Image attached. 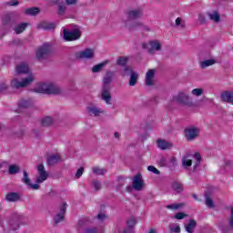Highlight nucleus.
I'll return each mask as SVG.
<instances>
[{
    "instance_id": "nucleus-1",
    "label": "nucleus",
    "mask_w": 233,
    "mask_h": 233,
    "mask_svg": "<svg viewBox=\"0 0 233 233\" xmlns=\"http://www.w3.org/2000/svg\"><path fill=\"white\" fill-rule=\"evenodd\" d=\"M38 176L35 177V183L36 184H31L30 177H28V172L26 170H24V177L22 178L23 183L25 185H27L29 188H32L33 190H39L41 188V183H45L48 179V172H46V169H45V165L40 164L36 167Z\"/></svg>"
},
{
    "instance_id": "nucleus-2",
    "label": "nucleus",
    "mask_w": 233,
    "mask_h": 233,
    "mask_svg": "<svg viewBox=\"0 0 233 233\" xmlns=\"http://www.w3.org/2000/svg\"><path fill=\"white\" fill-rule=\"evenodd\" d=\"M112 79H114V72L107 71L104 76L101 93V99H103L106 105H111L110 101H112V95L110 94V83H112Z\"/></svg>"
},
{
    "instance_id": "nucleus-3",
    "label": "nucleus",
    "mask_w": 233,
    "mask_h": 233,
    "mask_svg": "<svg viewBox=\"0 0 233 233\" xmlns=\"http://www.w3.org/2000/svg\"><path fill=\"white\" fill-rule=\"evenodd\" d=\"M37 94H47L59 96L63 94V89L54 83H40L34 89Z\"/></svg>"
},
{
    "instance_id": "nucleus-4",
    "label": "nucleus",
    "mask_w": 233,
    "mask_h": 233,
    "mask_svg": "<svg viewBox=\"0 0 233 233\" xmlns=\"http://www.w3.org/2000/svg\"><path fill=\"white\" fill-rule=\"evenodd\" d=\"M52 54V46L48 43H45L40 46L35 53L36 59L38 61H46Z\"/></svg>"
},
{
    "instance_id": "nucleus-5",
    "label": "nucleus",
    "mask_w": 233,
    "mask_h": 233,
    "mask_svg": "<svg viewBox=\"0 0 233 233\" xmlns=\"http://www.w3.org/2000/svg\"><path fill=\"white\" fill-rule=\"evenodd\" d=\"M172 101L177 103V105H182L184 106H194V102H192V98L190 96L185 92H179L176 96H173Z\"/></svg>"
},
{
    "instance_id": "nucleus-6",
    "label": "nucleus",
    "mask_w": 233,
    "mask_h": 233,
    "mask_svg": "<svg viewBox=\"0 0 233 233\" xmlns=\"http://www.w3.org/2000/svg\"><path fill=\"white\" fill-rule=\"evenodd\" d=\"M34 82V76H29L26 78H24L22 81H19L17 78H15L11 81L12 88H15V90H19V88H25V86H28L32 85Z\"/></svg>"
},
{
    "instance_id": "nucleus-7",
    "label": "nucleus",
    "mask_w": 233,
    "mask_h": 233,
    "mask_svg": "<svg viewBox=\"0 0 233 233\" xmlns=\"http://www.w3.org/2000/svg\"><path fill=\"white\" fill-rule=\"evenodd\" d=\"M142 48H144V50H147L148 54L154 55L156 52H159V50H161V43L157 40H151L148 44L142 43Z\"/></svg>"
},
{
    "instance_id": "nucleus-8",
    "label": "nucleus",
    "mask_w": 233,
    "mask_h": 233,
    "mask_svg": "<svg viewBox=\"0 0 233 233\" xmlns=\"http://www.w3.org/2000/svg\"><path fill=\"white\" fill-rule=\"evenodd\" d=\"M64 39L65 41H77V39H81V31H79V29H74L70 31L65 28Z\"/></svg>"
},
{
    "instance_id": "nucleus-9",
    "label": "nucleus",
    "mask_w": 233,
    "mask_h": 233,
    "mask_svg": "<svg viewBox=\"0 0 233 233\" xmlns=\"http://www.w3.org/2000/svg\"><path fill=\"white\" fill-rule=\"evenodd\" d=\"M21 225H25L23 215H14L9 220V227L12 230H17Z\"/></svg>"
},
{
    "instance_id": "nucleus-10",
    "label": "nucleus",
    "mask_w": 233,
    "mask_h": 233,
    "mask_svg": "<svg viewBox=\"0 0 233 233\" xmlns=\"http://www.w3.org/2000/svg\"><path fill=\"white\" fill-rule=\"evenodd\" d=\"M75 57L76 59H94L96 52L92 48H86L81 52H76Z\"/></svg>"
},
{
    "instance_id": "nucleus-11",
    "label": "nucleus",
    "mask_w": 233,
    "mask_h": 233,
    "mask_svg": "<svg viewBox=\"0 0 233 233\" xmlns=\"http://www.w3.org/2000/svg\"><path fill=\"white\" fill-rule=\"evenodd\" d=\"M132 180L134 190L141 192V190H143V187H145V181L143 180V176L141 175V173H137L135 177H133Z\"/></svg>"
},
{
    "instance_id": "nucleus-12",
    "label": "nucleus",
    "mask_w": 233,
    "mask_h": 233,
    "mask_svg": "<svg viewBox=\"0 0 233 233\" xmlns=\"http://www.w3.org/2000/svg\"><path fill=\"white\" fill-rule=\"evenodd\" d=\"M198 136H199V128L190 127L185 129V137L187 139V141H194Z\"/></svg>"
},
{
    "instance_id": "nucleus-13",
    "label": "nucleus",
    "mask_w": 233,
    "mask_h": 233,
    "mask_svg": "<svg viewBox=\"0 0 233 233\" xmlns=\"http://www.w3.org/2000/svg\"><path fill=\"white\" fill-rule=\"evenodd\" d=\"M68 205L66 202H64L60 208H59V212L54 217V221L55 224L57 225L61 223V221H65V215L66 214V208Z\"/></svg>"
},
{
    "instance_id": "nucleus-14",
    "label": "nucleus",
    "mask_w": 233,
    "mask_h": 233,
    "mask_svg": "<svg viewBox=\"0 0 233 233\" xmlns=\"http://www.w3.org/2000/svg\"><path fill=\"white\" fill-rule=\"evenodd\" d=\"M15 73L17 76L30 74V67L26 62H22L15 66Z\"/></svg>"
},
{
    "instance_id": "nucleus-15",
    "label": "nucleus",
    "mask_w": 233,
    "mask_h": 233,
    "mask_svg": "<svg viewBox=\"0 0 233 233\" xmlns=\"http://www.w3.org/2000/svg\"><path fill=\"white\" fill-rule=\"evenodd\" d=\"M126 26H127L129 32H134V30H137V28H143L144 30H146V32H150V29L148 28V26L145 25V24L139 21L133 22L129 25L126 22Z\"/></svg>"
},
{
    "instance_id": "nucleus-16",
    "label": "nucleus",
    "mask_w": 233,
    "mask_h": 233,
    "mask_svg": "<svg viewBox=\"0 0 233 233\" xmlns=\"http://www.w3.org/2000/svg\"><path fill=\"white\" fill-rule=\"evenodd\" d=\"M154 77H156V69H149L146 73L145 83L147 86H154Z\"/></svg>"
},
{
    "instance_id": "nucleus-17",
    "label": "nucleus",
    "mask_w": 233,
    "mask_h": 233,
    "mask_svg": "<svg viewBox=\"0 0 233 233\" xmlns=\"http://www.w3.org/2000/svg\"><path fill=\"white\" fill-rule=\"evenodd\" d=\"M143 17V9L137 8L127 12V19L136 20Z\"/></svg>"
},
{
    "instance_id": "nucleus-18",
    "label": "nucleus",
    "mask_w": 233,
    "mask_h": 233,
    "mask_svg": "<svg viewBox=\"0 0 233 233\" xmlns=\"http://www.w3.org/2000/svg\"><path fill=\"white\" fill-rule=\"evenodd\" d=\"M47 167H54V165H57V163H61V156L58 154L50 155L47 159Z\"/></svg>"
},
{
    "instance_id": "nucleus-19",
    "label": "nucleus",
    "mask_w": 233,
    "mask_h": 233,
    "mask_svg": "<svg viewBox=\"0 0 233 233\" xmlns=\"http://www.w3.org/2000/svg\"><path fill=\"white\" fill-rule=\"evenodd\" d=\"M196 227H198V222L195 219H189L188 223L185 226V230L187 233H194Z\"/></svg>"
},
{
    "instance_id": "nucleus-20",
    "label": "nucleus",
    "mask_w": 233,
    "mask_h": 233,
    "mask_svg": "<svg viewBox=\"0 0 233 233\" xmlns=\"http://www.w3.org/2000/svg\"><path fill=\"white\" fill-rule=\"evenodd\" d=\"M87 114L89 116H97L99 114H103V110L96 106H87Z\"/></svg>"
},
{
    "instance_id": "nucleus-21",
    "label": "nucleus",
    "mask_w": 233,
    "mask_h": 233,
    "mask_svg": "<svg viewBox=\"0 0 233 233\" xmlns=\"http://www.w3.org/2000/svg\"><path fill=\"white\" fill-rule=\"evenodd\" d=\"M5 199L11 203H15V201H19V199H21V196L17 192H10L6 195Z\"/></svg>"
},
{
    "instance_id": "nucleus-22",
    "label": "nucleus",
    "mask_w": 233,
    "mask_h": 233,
    "mask_svg": "<svg viewBox=\"0 0 233 233\" xmlns=\"http://www.w3.org/2000/svg\"><path fill=\"white\" fill-rule=\"evenodd\" d=\"M157 144L158 148H160L161 150H167L168 148H172V143H170L167 140L158 139L157 141Z\"/></svg>"
},
{
    "instance_id": "nucleus-23",
    "label": "nucleus",
    "mask_w": 233,
    "mask_h": 233,
    "mask_svg": "<svg viewBox=\"0 0 233 233\" xmlns=\"http://www.w3.org/2000/svg\"><path fill=\"white\" fill-rule=\"evenodd\" d=\"M29 25L30 24L28 23L18 24L16 26L14 27V32L17 35L23 34V32L25 31L26 28H28Z\"/></svg>"
},
{
    "instance_id": "nucleus-24",
    "label": "nucleus",
    "mask_w": 233,
    "mask_h": 233,
    "mask_svg": "<svg viewBox=\"0 0 233 233\" xmlns=\"http://www.w3.org/2000/svg\"><path fill=\"white\" fill-rule=\"evenodd\" d=\"M222 101L233 104V91H225L221 94Z\"/></svg>"
},
{
    "instance_id": "nucleus-25",
    "label": "nucleus",
    "mask_w": 233,
    "mask_h": 233,
    "mask_svg": "<svg viewBox=\"0 0 233 233\" xmlns=\"http://www.w3.org/2000/svg\"><path fill=\"white\" fill-rule=\"evenodd\" d=\"M182 166L186 169L190 168V167H192V159H190V155L187 154L182 157Z\"/></svg>"
},
{
    "instance_id": "nucleus-26",
    "label": "nucleus",
    "mask_w": 233,
    "mask_h": 233,
    "mask_svg": "<svg viewBox=\"0 0 233 233\" xmlns=\"http://www.w3.org/2000/svg\"><path fill=\"white\" fill-rule=\"evenodd\" d=\"M38 28H43V30H54L56 25L50 22H41L38 24Z\"/></svg>"
},
{
    "instance_id": "nucleus-27",
    "label": "nucleus",
    "mask_w": 233,
    "mask_h": 233,
    "mask_svg": "<svg viewBox=\"0 0 233 233\" xmlns=\"http://www.w3.org/2000/svg\"><path fill=\"white\" fill-rule=\"evenodd\" d=\"M41 12V9L39 7H30L25 10V15H31L35 16Z\"/></svg>"
},
{
    "instance_id": "nucleus-28",
    "label": "nucleus",
    "mask_w": 233,
    "mask_h": 233,
    "mask_svg": "<svg viewBox=\"0 0 233 233\" xmlns=\"http://www.w3.org/2000/svg\"><path fill=\"white\" fill-rule=\"evenodd\" d=\"M107 64H108V61H105V62H102L100 64L94 66L91 69L93 74H97V73L101 72V70H103V68H105V66Z\"/></svg>"
},
{
    "instance_id": "nucleus-29",
    "label": "nucleus",
    "mask_w": 233,
    "mask_h": 233,
    "mask_svg": "<svg viewBox=\"0 0 233 233\" xmlns=\"http://www.w3.org/2000/svg\"><path fill=\"white\" fill-rule=\"evenodd\" d=\"M208 15L211 21L215 23H219L221 21V16L218 11H213V13H208Z\"/></svg>"
},
{
    "instance_id": "nucleus-30",
    "label": "nucleus",
    "mask_w": 233,
    "mask_h": 233,
    "mask_svg": "<svg viewBox=\"0 0 233 233\" xmlns=\"http://www.w3.org/2000/svg\"><path fill=\"white\" fill-rule=\"evenodd\" d=\"M193 157L196 159V163H195V165L193 166V172H196V170H198V168L199 167V165H201V159H202V157H201V154H199V153H195L194 155H193Z\"/></svg>"
},
{
    "instance_id": "nucleus-31",
    "label": "nucleus",
    "mask_w": 233,
    "mask_h": 233,
    "mask_svg": "<svg viewBox=\"0 0 233 233\" xmlns=\"http://www.w3.org/2000/svg\"><path fill=\"white\" fill-rule=\"evenodd\" d=\"M204 196H205V199H206V206L208 208H214V200H212L210 198V192L209 191H206Z\"/></svg>"
},
{
    "instance_id": "nucleus-32",
    "label": "nucleus",
    "mask_w": 233,
    "mask_h": 233,
    "mask_svg": "<svg viewBox=\"0 0 233 233\" xmlns=\"http://www.w3.org/2000/svg\"><path fill=\"white\" fill-rule=\"evenodd\" d=\"M217 61L216 59H208L205 61L200 62V68L205 70V68H208V66H212V65H216Z\"/></svg>"
},
{
    "instance_id": "nucleus-33",
    "label": "nucleus",
    "mask_w": 233,
    "mask_h": 233,
    "mask_svg": "<svg viewBox=\"0 0 233 233\" xmlns=\"http://www.w3.org/2000/svg\"><path fill=\"white\" fill-rule=\"evenodd\" d=\"M117 66H127L128 65V57L127 56H118L116 59Z\"/></svg>"
},
{
    "instance_id": "nucleus-34",
    "label": "nucleus",
    "mask_w": 233,
    "mask_h": 233,
    "mask_svg": "<svg viewBox=\"0 0 233 233\" xmlns=\"http://www.w3.org/2000/svg\"><path fill=\"white\" fill-rule=\"evenodd\" d=\"M122 71L120 72L122 77H127V76H130L134 70H132V67L130 66H122Z\"/></svg>"
},
{
    "instance_id": "nucleus-35",
    "label": "nucleus",
    "mask_w": 233,
    "mask_h": 233,
    "mask_svg": "<svg viewBox=\"0 0 233 233\" xmlns=\"http://www.w3.org/2000/svg\"><path fill=\"white\" fill-rule=\"evenodd\" d=\"M172 188L175 192H177V194H181V192H183L184 190L183 185L181 184V182H177V181L173 182Z\"/></svg>"
},
{
    "instance_id": "nucleus-36",
    "label": "nucleus",
    "mask_w": 233,
    "mask_h": 233,
    "mask_svg": "<svg viewBox=\"0 0 233 233\" xmlns=\"http://www.w3.org/2000/svg\"><path fill=\"white\" fill-rule=\"evenodd\" d=\"M21 167L17 165L9 166L8 174L10 176H15V174H19Z\"/></svg>"
},
{
    "instance_id": "nucleus-37",
    "label": "nucleus",
    "mask_w": 233,
    "mask_h": 233,
    "mask_svg": "<svg viewBox=\"0 0 233 233\" xmlns=\"http://www.w3.org/2000/svg\"><path fill=\"white\" fill-rule=\"evenodd\" d=\"M137 85V73L131 72L130 77H129V86H136Z\"/></svg>"
},
{
    "instance_id": "nucleus-38",
    "label": "nucleus",
    "mask_w": 233,
    "mask_h": 233,
    "mask_svg": "<svg viewBox=\"0 0 233 233\" xmlns=\"http://www.w3.org/2000/svg\"><path fill=\"white\" fill-rule=\"evenodd\" d=\"M2 24L5 25H8L12 26L13 22H12V18L10 17V14H5L3 17H2Z\"/></svg>"
},
{
    "instance_id": "nucleus-39",
    "label": "nucleus",
    "mask_w": 233,
    "mask_h": 233,
    "mask_svg": "<svg viewBox=\"0 0 233 233\" xmlns=\"http://www.w3.org/2000/svg\"><path fill=\"white\" fill-rule=\"evenodd\" d=\"M33 103L32 100H21L18 104L19 108H30Z\"/></svg>"
},
{
    "instance_id": "nucleus-40",
    "label": "nucleus",
    "mask_w": 233,
    "mask_h": 233,
    "mask_svg": "<svg viewBox=\"0 0 233 233\" xmlns=\"http://www.w3.org/2000/svg\"><path fill=\"white\" fill-rule=\"evenodd\" d=\"M127 228H131L132 230H134V228H136V225H137V220L135 218H130L129 219H127Z\"/></svg>"
},
{
    "instance_id": "nucleus-41",
    "label": "nucleus",
    "mask_w": 233,
    "mask_h": 233,
    "mask_svg": "<svg viewBox=\"0 0 233 233\" xmlns=\"http://www.w3.org/2000/svg\"><path fill=\"white\" fill-rule=\"evenodd\" d=\"M92 170H93V174H96V176H105V174H106V168L95 167L92 168Z\"/></svg>"
},
{
    "instance_id": "nucleus-42",
    "label": "nucleus",
    "mask_w": 233,
    "mask_h": 233,
    "mask_svg": "<svg viewBox=\"0 0 233 233\" xmlns=\"http://www.w3.org/2000/svg\"><path fill=\"white\" fill-rule=\"evenodd\" d=\"M9 16L11 17V22L13 23H16L17 21H19V19L21 18V15H19V13L14 11L9 13Z\"/></svg>"
},
{
    "instance_id": "nucleus-43",
    "label": "nucleus",
    "mask_w": 233,
    "mask_h": 233,
    "mask_svg": "<svg viewBox=\"0 0 233 233\" xmlns=\"http://www.w3.org/2000/svg\"><path fill=\"white\" fill-rule=\"evenodd\" d=\"M54 123V120L50 116H46L42 119V126L43 127H50Z\"/></svg>"
},
{
    "instance_id": "nucleus-44",
    "label": "nucleus",
    "mask_w": 233,
    "mask_h": 233,
    "mask_svg": "<svg viewBox=\"0 0 233 233\" xmlns=\"http://www.w3.org/2000/svg\"><path fill=\"white\" fill-rule=\"evenodd\" d=\"M192 96H196L199 97V96H203L205 94V90L203 88H195L191 91Z\"/></svg>"
},
{
    "instance_id": "nucleus-45",
    "label": "nucleus",
    "mask_w": 233,
    "mask_h": 233,
    "mask_svg": "<svg viewBox=\"0 0 233 233\" xmlns=\"http://www.w3.org/2000/svg\"><path fill=\"white\" fill-rule=\"evenodd\" d=\"M66 12V5L63 4L58 5V15H63Z\"/></svg>"
},
{
    "instance_id": "nucleus-46",
    "label": "nucleus",
    "mask_w": 233,
    "mask_h": 233,
    "mask_svg": "<svg viewBox=\"0 0 233 233\" xmlns=\"http://www.w3.org/2000/svg\"><path fill=\"white\" fill-rule=\"evenodd\" d=\"M185 218H188V215L184 212L176 213L174 216L175 219H185Z\"/></svg>"
},
{
    "instance_id": "nucleus-47",
    "label": "nucleus",
    "mask_w": 233,
    "mask_h": 233,
    "mask_svg": "<svg viewBox=\"0 0 233 233\" xmlns=\"http://www.w3.org/2000/svg\"><path fill=\"white\" fill-rule=\"evenodd\" d=\"M92 185L96 192L101 190V182L99 180H93Z\"/></svg>"
},
{
    "instance_id": "nucleus-48",
    "label": "nucleus",
    "mask_w": 233,
    "mask_h": 233,
    "mask_svg": "<svg viewBox=\"0 0 233 233\" xmlns=\"http://www.w3.org/2000/svg\"><path fill=\"white\" fill-rule=\"evenodd\" d=\"M147 170L149 172H153V174H157V176H159V174H161V172H159L158 169L156 168V167H154V166H148Z\"/></svg>"
},
{
    "instance_id": "nucleus-49",
    "label": "nucleus",
    "mask_w": 233,
    "mask_h": 233,
    "mask_svg": "<svg viewBox=\"0 0 233 233\" xmlns=\"http://www.w3.org/2000/svg\"><path fill=\"white\" fill-rule=\"evenodd\" d=\"M181 204H172L166 206V208H168L169 210H177V208H180Z\"/></svg>"
},
{
    "instance_id": "nucleus-50",
    "label": "nucleus",
    "mask_w": 233,
    "mask_h": 233,
    "mask_svg": "<svg viewBox=\"0 0 233 233\" xmlns=\"http://www.w3.org/2000/svg\"><path fill=\"white\" fill-rule=\"evenodd\" d=\"M84 172H85V167L78 168L75 175V177H76V179H79V177H81L83 176Z\"/></svg>"
},
{
    "instance_id": "nucleus-51",
    "label": "nucleus",
    "mask_w": 233,
    "mask_h": 233,
    "mask_svg": "<svg viewBox=\"0 0 233 233\" xmlns=\"http://www.w3.org/2000/svg\"><path fill=\"white\" fill-rule=\"evenodd\" d=\"M5 5H7V6H17V5H19V1L18 0H10L9 2H6Z\"/></svg>"
},
{
    "instance_id": "nucleus-52",
    "label": "nucleus",
    "mask_w": 233,
    "mask_h": 233,
    "mask_svg": "<svg viewBox=\"0 0 233 233\" xmlns=\"http://www.w3.org/2000/svg\"><path fill=\"white\" fill-rule=\"evenodd\" d=\"M6 90H8V86L5 83L0 84V94L6 92Z\"/></svg>"
},
{
    "instance_id": "nucleus-53",
    "label": "nucleus",
    "mask_w": 233,
    "mask_h": 233,
    "mask_svg": "<svg viewBox=\"0 0 233 233\" xmlns=\"http://www.w3.org/2000/svg\"><path fill=\"white\" fill-rule=\"evenodd\" d=\"M231 213H230V218L228 220V225L230 228H233V207L230 208Z\"/></svg>"
},
{
    "instance_id": "nucleus-54",
    "label": "nucleus",
    "mask_w": 233,
    "mask_h": 233,
    "mask_svg": "<svg viewBox=\"0 0 233 233\" xmlns=\"http://www.w3.org/2000/svg\"><path fill=\"white\" fill-rule=\"evenodd\" d=\"M171 232L180 233L181 232V228L179 227V225H175V226L172 227Z\"/></svg>"
},
{
    "instance_id": "nucleus-55",
    "label": "nucleus",
    "mask_w": 233,
    "mask_h": 233,
    "mask_svg": "<svg viewBox=\"0 0 233 233\" xmlns=\"http://www.w3.org/2000/svg\"><path fill=\"white\" fill-rule=\"evenodd\" d=\"M181 26V28H185V25L181 24V17H177L175 22V26Z\"/></svg>"
},
{
    "instance_id": "nucleus-56",
    "label": "nucleus",
    "mask_w": 233,
    "mask_h": 233,
    "mask_svg": "<svg viewBox=\"0 0 233 233\" xmlns=\"http://www.w3.org/2000/svg\"><path fill=\"white\" fill-rule=\"evenodd\" d=\"M160 167H167V157H162L159 160Z\"/></svg>"
},
{
    "instance_id": "nucleus-57",
    "label": "nucleus",
    "mask_w": 233,
    "mask_h": 233,
    "mask_svg": "<svg viewBox=\"0 0 233 233\" xmlns=\"http://www.w3.org/2000/svg\"><path fill=\"white\" fill-rule=\"evenodd\" d=\"M32 134L35 137H41V132L38 129H32Z\"/></svg>"
},
{
    "instance_id": "nucleus-58",
    "label": "nucleus",
    "mask_w": 233,
    "mask_h": 233,
    "mask_svg": "<svg viewBox=\"0 0 233 233\" xmlns=\"http://www.w3.org/2000/svg\"><path fill=\"white\" fill-rule=\"evenodd\" d=\"M119 233H136V230L132 229V228H126L122 231H120Z\"/></svg>"
},
{
    "instance_id": "nucleus-59",
    "label": "nucleus",
    "mask_w": 233,
    "mask_h": 233,
    "mask_svg": "<svg viewBox=\"0 0 233 233\" xmlns=\"http://www.w3.org/2000/svg\"><path fill=\"white\" fill-rule=\"evenodd\" d=\"M198 21L201 23V25H205L207 23V19L205 18V15H199Z\"/></svg>"
},
{
    "instance_id": "nucleus-60",
    "label": "nucleus",
    "mask_w": 233,
    "mask_h": 233,
    "mask_svg": "<svg viewBox=\"0 0 233 233\" xmlns=\"http://www.w3.org/2000/svg\"><path fill=\"white\" fill-rule=\"evenodd\" d=\"M96 218H97V219L99 221H105V219H106V215H105V214H98Z\"/></svg>"
},
{
    "instance_id": "nucleus-61",
    "label": "nucleus",
    "mask_w": 233,
    "mask_h": 233,
    "mask_svg": "<svg viewBox=\"0 0 233 233\" xmlns=\"http://www.w3.org/2000/svg\"><path fill=\"white\" fill-rule=\"evenodd\" d=\"M85 233H97L96 228H87L86 229Z\"/></svg>"
},
{
    "instance_id": "nucleus-62",
    "label": "nucleus",
    "mask_w": 233,
    "mask_h": 233,
    "mask_svg": "<svg viewBox=\"0 0 233 233\" xmlns=\"http://www.w3.org/2000/svg\"><path fill=\"white\" fill-rule=\"evenodd\" d=\"M66 4L70 6L72 5H76L77 4V0H66Z\"/></svg>"
},
{
    "instance_id": "nucleus-63",
    "label": "nucleus",
    "mask_w": 233,
    "mask_h": 233,
    "mask_svg": "<svg viewBox=\"0 0 233 233\" xmlns=\"http://www.w3.org/2000/svg\"><path fill=\"white\" fill-rule=\"evenodd\" d=\"M0 168H9L8 162L4 161L0 164Z\"/></svg>"
},
{
    "instance_id": "nucleus-64",
    "label": "nucleus",
    "mask_w": 233,
    "mask_h": 233,
    "mask_svg": "<svg viewBox=\"0 0 233 233\" xmlns=\"http://www.w3.org/2000/svg\"><path fill=\"white\" fill-rule=\"evenodd\" d=\"M125 178L123 177H116V181L118 182V183H124L125 184Z\"/></svg>"
}]
</instances>
